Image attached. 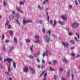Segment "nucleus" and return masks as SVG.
Masks as SVG:
<instances>
[{"mask_svg":"<svg viewBox=\"0 0 80 80\" xmlns=\"http://www.w3.org/2000/svg\"><path fill=\"white\" fill-rule=\"evenodd\" d=\"M58 23L59 24H60V25H65V22H62L61 21H59Z\"/></svg>","mask_w":80,"mask_h":80,"instance_id":"obj_10","label":"nucleus"},{"mask_svg":"<svg viewBox=\"0 0 80 80\" xmlns=\"http://www.w3.org/2000/svg\"><path fill=\"white\" fill-rule=\"evenodd\" d=\"M4 38H5L4 34H3L2 37V40H3V39H4Z\"/></svg>","mask_w":80,"mask_h":80,"instance_id":"obj_48","label":"nucleus"},{"mask_svg":"<svg viewBox=\"0 0 80 80\" xmlns=\"http://www.w3.org/2000/svg\"><path fill=\"white\" fill-rule=\"evenodd\" d=\"M62 60L64 62H65L66 63H67V62L68 61L65 58H64L62 59Z\"/></svg>","mask_w":80,"mask_h":80,"instance_id":"obj_13","label":"nucleus"},{"mask_svg":"<svg viewBox=\"0 0 80 80\" xmlns=\"http://www.w3.org/2000/svg\"><path fill=\"white\" fill-rule=\"evenodd\" d=\"M23 71L25 72H28V68L27 67H25L23 68Z\"/></svg>","mask_w":80,"mask_h":80,"instance_id":"obj_8","label":"nucleus"},{"mask_svg":"<svg viewBox=\"0 0 80 80\" xmlns=\"http://www.w3.org/2000/svg\"><path fill=\"white\" fill-rule=\"evenodd\" d=\"M50 70H51V71H53L55 70L53 69L52 68V67H50Z\"/></svg>","mask_w":80,"mask_h":80,"instance_id":"obj_40","label":"nucleus"},{"mask_svg":"<svg viewBox=\"0 0 80 80\" xmlns=\"http://www.w3.org/2000/svg\"><path fill=\"white\" fill-rule=\"evenodd\" d=\"M69 35H72V33L71 32H69L68 33Z\"/></svg>","mask_w":80,"mask_h":80,"instance_id":"obj_60","label":"nucleus"},{"mask_svg":"<svg viewBox=\"0 0 80 80\" xmlns=\"http://www.w3.org/2000/svg\"><path fill=\"white\" fill-rule=\"evenodd\" d=\"M13 66L14 68H16V64H15V62H13Z\"/></svg>","mask_w":80,"mask_h":80,"instance_id":"obj_20","label":"nucleus"},{"mask_svg":"<svg viewBox=\"0 0 80 80\" xmlns=\"http://www.w3.org/2000/svg\"><path fill=\"white\" fill-rule=\"evenodd\" d=\"M32 21H26L25 19H24L23 21V23L24 25H25V24L27 23H32Z\"/></svg>","mask_w":80,"mask_h":80,"instance_id":"obj_3","label":"nucleus"},{"mask_svg":"<svg viewBox=\"0 0 80 80\" xmlns=\"http://www.w3.org/2000/svg\"><path fill=\"white\" fill-rule=\"evenodd\" d=\"M9 33H10L11 35H13V31L12 30H10L9 31Z\"/></svg>","mask_w":80,"mask_h":80,"instance_id":"obj_21","label":"nucleus"},{"mask_svg":"<svg viewBox=\"0 0 80 80\" xmlns=\"http://www.w3.org/2000/svg\"><path fill=\"white\" fill-rule=\"evenodd\" d=\"M6 61H7L8 62L9 64L10 65V62H12V59H10V58H8V59H5L4 61V62H5Z\"/></svg>","mask_w":80,"mask_h":80,"instance_id":"obj_4","label":"nucleus"},{"mask_svg":"<svg viewBox=\"0 0 80 80\" xmlns=\"http://www.w3.org/2000/svg\"><path fill=\"white\" fill-rule=\"evenodd\" d=\"M12 14H13V15H15V11H12Z\"/></svg>","mask_w":80,"mask_h":80,"instance_id":"obj_46","label":"nucleus"},{"mask_svg":"<svg viewBox=\"0 0 80 80\" xmlns=\"http://www.w3.org/2000/svg\"><path fill=\"white\" fill-rule=\"evenodd\" d=\"M57 78V76L55 75L54 77V80H55Z\"/></svg>","mask_w":80,"mask_h":80,"instance_id":"obj_55","label":"nucleus"},{"mask_svg":"<svg viewBox=\"0 0 80 80\" xmlns=\"http://www.w3.org/2000/svg\"><path fill=\"white\" fill-rule=\"evenodd\" d=\"M72 27L74 28H76L78 27V24L77 23L74 22L72 24Z\"/></svg>","mask_w":80,"mask_h":80,"instance_id":"obj_1","label":"nucleus"},{"mask_svg":"<svg viewBox=\"0 0 80 80\" xmlns=\"http://www.w3.org/2000/svg\"><path fill=\"white\" fill-rule=\"evenodd\" d=\"M29 58H31L32 59H34V56H29Z\"/></svg>","mask_w":80,"mask_h":80,"instance_id":"obj_27","label":"nucleus"},{"mask_svg":"<svg viewBox=\"0 0 80 80\" xmlns=\"http://www.w3.org/2000/svg\"><path fill=\"white\" fill-rule=\"evenodd\" d=\"M52 35V36L53 37H56V36L54 35V34H53Z\"/></svg>","mask_w":80,"mask_h":80,"instance_id":"obj_64","label":"nucleus"},{"mask_svg":"<svg viewBox=\"0 0 80 80\" xmlns=\"http://www.w3.org/2000/svg\"><path fill=\"white\" fill-rule=\"evenodd\" d=\"M30 39H26V42H30Z\"/></svg>","mask_w":80,"mask_h":80,"instance_id":"obj_32","label":"nucleus"},{"mask_svg":"<svg viewBox=\"0 0 80 80\" xmlns=\"http://www.w3.org/2000/svg\"><path fill=\"white\" fill-rule=\"evenodd\" d=\"M3 5L5 6H7V3L5 2H3Z\"/></svg>","mask_w":80,"mask_h":80,"instance_id":"obj_43","label":"nucleus"},{"mask_svg":"<svg viewBox=\"0 0 80 80\" xmlns=\"http://www.w3.org/2000/svg\"><path fill=\"white\" fill-rule=\"evenodd\" d=\"M56 24H57V22L56 21V20H54V25H53L54 27H55V25H56Z\"/></svg>","mask_w":80,"mask_h":80,"instance_id":"obj_23","label":"nucleus"},{"mask_svg":"<svg viewBox=\"0 0 80 80\" xmlns=\"http://www.w3.org/2000/svg\"><path fill=\"white\" fill-rule=\"evenodd\" d=\"M45 73V71L42 72V73L40 75V77H41L42 75H43V73Z\"/></svg>","mask_w":80,"mask_h":80,"instance_id":"obj_53","label":"nucleus"},{"mask_svg":"<svg viewBox=\"0 0 80 80\" xmlns=\"http://www.w3.org/2000/svg\"><path fill=\"white\" fill-rule=\"evenodd\" d=\"M33 56L34 57H38V55L37 53H36L35 54H34Z\"/></svg>","mask_w":80,"mask_h":80,"instance_id":"obj_29","label":"nucleus"},{"mask_svg":"<svg viewBox=\"0 0 80 80\" xmlns=\"http://www.w3.org/2000/svg\"><path fill=\"white\" fill-rule=\"evenodd\" d=\"M29 69L30 70H32V73H35V70L32 69V68H29Z\"/></svg>","mask_w":80,"mask_h":80,"instance_id":"obj_15","label":"nucleus"},{"mask_svg":"<svg viewBox=\"0 0 80 80\" xmlns=\"http://www.w3.org/2000/svg\"><path fill=\"white\" fill-rule=\"evenodd\" d=\"M36 60L38 63H40V61L39 58H37Z\"/></svg>","mask_w":80,"mask_h":80,"instance_id":"obj_37","label":"nucleus"},{"mask_svg":"<svg viewBox=\"0 0 80 80\" xmlns=\"http://www.w3.org/2000/svg\"><path fill=\"white\" fill-rule=\"evenodd\" d=\"M38 8L40 9V10H41L43 9V7H41V6H40V5H38Z\"/></svg>","mask_w":80,"mask_h":80,"instance_id":"obj_22","label":"nucleus"},{"mask_svg":"<svg viewBox=\"0 0 80 80\" xmlns=\"http://www.w3.org/2000/svg\"><path fill=\"white\" fill-rule=\"evenodd\" d=\"M76 35L77 36L78 39H80V35H79V34L76 33Z\"/></svg>","mask_w":80,"mask_h":80,"instance_id":"obj_30","label":"nucleus"},{"mask_svg":"<svg viewBox=\"0 0 80 80\" xmlns=\"http://www.w3.org/2000/svg\"><path fill=\"white\" fill-rule=\"evenodd\" d=\"M8 72L10 71V65H9L8 67Z\"/></svg>","mask_w":80,"mask_h":80,"instance_id":"obj_31","label":"nucleus"},{"mask_svg":"<svg viewBox=\"0 0 80 80\" xmlns=\"http://www.w3.org/2000/svg\"><path fill=\"white\" fill-rule=\"evenodd\" d=\"M42 62L43 64H45V62L43 60H42Z\"/></svg>","mask_w":80,"mask_h":80,"instance_id":"obj_47","label":"nucleus"},{"mask_svg":"<svg viewBox=\"0 0 80 80\" xmlns=\"http://www.w3.org/2000/svg\"><path fill=\"white\" fill-rule=\"evenodd\" d=\"M75 47H73L71 48V50H73L75 48Z\"/></svg>","mask_w":80,"mask_h":80,"instance_id":"obj_52","label":"nucleus"},{"mask_svg":"<svg viewBox=\"0 0 80 80\" xmlns=\"http://www.w3.org/2000/svg\"><path fill=\"white\" fill-rule=\"evenodd\" d=\"M16 21L17 22V23H18V25H20V22H18V20L16 19Z\"/></svg>","mask_w":80,"mask_h":80,"instance_id":"obj_41","label":"nucleus"},{"mask_svg":"<svg viewBox=\"0 0 80 80\" xmlns=\"http://www.w3.org/2000/svg\"><path fill=\"white\" fill-rule=\"evenodd\" d=\"M33 47V45H32V47H30V49L31 51V52H33V49L32 48V47Z\"/></svg>","mask_w":80,"mask_h":80,"instance_id":"obj_35","label":"nucleus"},{"mask_svg":"<svg viewBox=\"0 0 80 80\" xmlns=\"http://www.w3.org/2000/svg\"><path fill=\"white\" fill-rule=\"evenodd\" d=\"M44 38L45 39L46 42H47V43H48V42H50V38H48V35H46L44 37Z\"/></svg>","mask_w":80,"mask_h":80,"instance_id":"obj_2","label":"nucleus"},{"mask_svg":"<svg viewBox=\"0 0 80 80\" xmlns=\"http://www.w3.org/2000/svg\"><path fill=\"white\" fill-rule=\"evenodd\" d=\"M24 2H21L19 3L20 5H23V4H24Z\"/></svg>","mask_w":80,"mask_h":80,"instance_id":"obj_39","label":"nucleus"},{"mask_svg":"<svg viewBox=\"0 0 80 80\" xmlns=\"http://www.w3.org/2000/svg\"><path fill=\"white\" fill-rule=\"evenodd\" d=\"M13 49H14V48L13 47H11L9 50V52H12Z\"/></svg>","mask_w":80,"mask_h":80,"instance_id":"obj_17","label":"nucleus"},{"mask_svg":"<svg viewBox=\"0 0 80 80\" xmlns=\"http://www.w3.org/2000/svg\"><path fill=\"white\" fill-rule=\"evenodd\" d=\"M72 5H70L69 6V8L71 9L72 8Z\"/></svg>","mask_w":80,"mask_h":80,"instance_id":"obj_62","label":"nucleus"},{"mask_svg":"<svg viewBox=\"0 0 80 80\" xmlns=\"http://www.w3.org/2000/svg\"><path fill=\"white\" fill-rule=\"evenodd\" d=\"M72 76V80H74V75L73 74H72L71 75Z\"/></svg>","mask_w":80,"mask_h":80,"instance_id":"obj_24","label":"nucleus"},{"mask_svg":"<svg viewBox=\"0 0 80 80\" xmlns=\"http://www.w3.org/2000/svg\"><path fill=\"white\" fill-rule=\"evenodd\" d=\"M74 39L76 42H78L79 41V40L77 39V37H75Z\"/></svg>","mask_w":80,"mask_h":80,"instance_id":"obj_33","label":"nucleus"},{"mask_svg":"<svg viewBox=\"0 0 80 80\" xmlns=\"http://www.w3.org/2000/svg\"><path fill=\"white\" fill-rule=\"evenodd\" d=\"M80 57V55L79 54H78L76 56V57H75V58H78Z\"/></svg>","mask_w":80,"mask_h":80,"instance_id":"obj_51","label":"nucleus"},{"mask_svg":"<svg viewBox=\"0 0 80 80\" xmlns=\"http://www.w3.org/2000/svg\"><path fill=\"white\" fill-rule=\"evenodd\" d=\"M52 63L53 65H56V64L57 63V61L56 60H54L53 61Z\"/></svg>","mask_w":80,"mask_h":80,"instance_id":"obj_11","label":"nucleus"},{"mask_svg":"<svg viewBox=\"0 0 80 80\" xmlns=\"http://www.w3.org/2000/svg\"><path fill=\"white\" fill-rule=\"evenodd\" d=\"M42 32L43 33H45V32H46V31H45V29L44 28H43L42 29Z\"/></svg>","mask_w":80,"mask_h":80,"instance_id":"obj_36","label":"nucleus"},{"mask_svg":"<svg viewBox=\"0 0 80 80\" xmlns=\"http://www.w3.org/2000/svg\"><path fill=\"white\" fill-rule=\"evenodd\" d=\"M16 17L17 19H18V18H19V15L18 14H17L16 16Z\"/></svg>","mask_w":80,"mask_h":80,"instance_id":"obj_38","label":"nucleus"},{"mask_svg":"<svg viewBox=\"0 0 80 80\" xmlns=\"http://www.w3.org/2000/svg\"><path fill=\"white\" fill-rule=\"evenodd\" d=\"M62 45H63L65 47H68V43L67 42L65 43L64 42L62 41Z\"/></svg>","mask_w":80,"mask_h":80,"instance_id":"obj_7","label":"nucleus"},{"mask_svg":"<svg viewBox=\"0 0 80 80\" xmlns=\"http://www.w3.org/2000/svg\"><path fill=\"white\" fill-rule=\"evenodd\" d=\"M46 12H47V17H48V22H49V16H48V12H47V11L46 10Z\"/></svg>","mask_w":80,"mask_h":80,"instance_id":"obj_18","label":"nucleus"},{"mask_svg":"<svg viewBox=\"0 0 80 80\" xmlns=\"http://www.w3.org/2000/svg\"><path fill=\"white\" fill-rule=\"evenodd\" d=\"M48 2V0H45L42 3L44 5H45V4H46V3Z\"/></svg>","mask_w":80,"mask_h":80,"instance_id":"obj_16","label":"nucleus"},{"mask_svg":"<svg viewBox=\"0 0 80 80\" xmlns=\"http://www.w3.org/2000/svg\"><path fill=\"white\" fill-rule=\"evenodd\" d=\"M5 73L7 74V75H8L10 76V74H9V72H5Z\"/></svg>","mask_w":80,"mask_h":80,"instance_id":"obj_50","label":"nucleus"},{"mask_svg":"<svg viewBox=\"0 0 80 80\" xmlns=\"http://www.w3.org/2000/svg\"><path fill=\"white\" fill-rule=\"evenodd\" d=\"M36 54H37V55H38V56L40 54V52H38L37 53H36Z\"/></svg>","mask_w":80,"mask_h":80,"instance_id":"obj_44","label":"nucleus"},{"mask_svg":"<svg viewBox=\"0 0 80 80\" xmlns=\"http://www.w3.org/2000/svg\"><path fill=\"white\" fill-rule=\"evenodd\" d=\"M43 22L42 21H38V23H40V24H42V23H43Z\"/></svg>","mask_w":80,"mask_h":80,"instance_id":"obj_26","label":"nucleus"},{"mask_svg":"<svg viewBox=\"0 0 80 80\" xmlns=\"http://www.w3.org/2000/svg\"><path fill=\"white\" fill-rule=\"evenodd\" d=\"M70 43H72V44H73V45H74V44L75 43V41L73 40H71L70 41Z\"/></svg>","mask_w":80,"mask_h":80,"instance_id":"obj_12","label":"nucleus"},{"mask_svg":"<svg viewBox=\"0 0 80 80\" xmlns=\"http://www.w3.org/2000/svg\"><path fill=\"white\" fill-rule=\"evenodd\" d=\"M35 37L36 38H37V40H38V39L39 38H38V36H35Z\"/></svg>","mask_w":80,"mask_h":80,"instance_id":"obj_56","label":"nucleus"},{"mask_svg":"<svg viewBox=\"0 0 80 80\" xmlns=\"http://www.w3.org/2000/svg\"><path fill=\"white\" fill-rule=\"evenodd\" d=\"M45 55H46V57L48 56V51L47 50L46 51L45 53H44L42 55L43 57H45Z\"/></svg>","mask_w":80,"mask_h":80,"instance_id":"obj_5","label":"nucleus"},{"mask_svg":"<svg viewBox=\"0 0 80 80\" xmlns=\"http://www.w3.org/2000/svg\"><path fill=\"white\" fill-rule=\"evenodd\" d=\"M67 77H69L70 76V71L68 70L67 72Z\"/></svg>","mask_w":80,"mask_h":80,"instance_id":"obj_14","label":"nucleus"},{"mask_svg":"<svg viewBox=\"0 0 80 80\" xmlns=\"http://www.w3.org/2000/svg\"><path fill=\"white\" fill-rule=\"evenodd\" d=\"M9 23V22L8 21H7L5 24V26H7V25H8Z\"/></svg>","mask_w":80,"mask_h":80,"instance_id":"obj_45","label":"nucleus"},{"mask_svg":"<svg viewBox=\"0 0 80 80\" xmlns=\"http://www.w3.org/2000/svg\"><path fill=\"white\" fill-rule=\"evenodd\" d=\"M9 18L10 20H13L14 19V16L12 14H11L9 16Z\"/></svg>","mask_w":80,"mask_h":80,"instance_id":"obj_6","label":"nucleus"},{"mask_svg":"<svg viewBox=\"0 0 80 80\" xmlns=\"http://www.w3.org/2000/svg\"><path fill=\"white\" fill-rule=\"evenodd\" d=\"M63 69L62 68H60L59 71L61 72H63Z\"/></svg>","mask_w":80,"mask_h":80,"instance_id":"obj_28","label":"nucleus"},{"mask_svg":"<svg viewBox=\"0 0 80 80\" xmlns=\"http://www.w3.org/2000/svg\"><path fill=\"white\" fill-rule=\"evenodd\" d=\"M67 17V15H64L62 16V18L63 20H67V18H66Z\"/></svg>","mask_w":80,"mask_h":80,"instance_id":"obj_9","label":"nucleus"},{"mask_svg":"<svg viewBox=\"0 0 80 80\" xmlns=\"http://www.w3.org/2000/svg\"><path fill=\"white\" fill-rule=\"evenodd\" d=\"M50 23L51 24H52V23H53V21H52V20H51L50 21Z\"/></svg>","mask_w":80,"mask_h":80,"instance_id":"obj_57","label":"nucleus"},{"mask_svg":"<svg viewBox=\"0 0 80 80\" xmlns=\"http://www.w3.org/2000/svg\"><path fill=\"white\" fill-rule=\"evenodd\" d=\"M47 33H48L49 35H51V31H50V30L48 31V32H47Z\"/></svg>","mask_w":80,"mask_h":80,"instance_id":"obj_34","label":"nucleus"},{"mask_svg":"<svg viewBox=\"0 0 80 80\" xmlns=\"http://www.w3.org/2000/svg\"><path fill=\"white\" fill-rule=\"evenodd\" d=\"M71 55L72 56H74L75 55V53H72Z\"/></svg>","mask_w":80,"mask_h":80,"instance_id":"obj_63","label":"nucleus"},{"mask_svg":"<svg viewBox=\"0 0 80 80\" xmlns=\"http://www.w3.org/2000/svg\"><path fill=\"white\" fill-rule=\"evenodd\" d=\"M17 9L18 11V12H21V10H20L19 8H17Z\"/></svg>","mask_w":80,"mask_h":80,"instance_id":"obj_58","label":"nucleus"},{"mask_svg":"<svg viewBox=\"0 0 80 80\" xmlns=\"http://www.w3.org/2000/svg\"><path fill=\"white\" fill-rule=\"evenodd\" d=\"M43 68H45V65H42V69H43Z\"/></svg>","mask_w":80,"mask_h":80,"instance_id":"obj_61","label":"nucleus"},{"mask_svg":"<svg viewBox=\"0 0 80 80\" xmlns=\"http://www.w3.org/2000/svg\"><path fill=\"white\" fill-rule=\"evenodd\" d=\"M35 43H40V41L38 39L37 41H35Z\"/></svg>","mask_w":80,"mask_h":80,"instance_id":"obj_25","label":"nucleus"},{"mask_svg":"<svg viewBox=\"0 0 80 80\" xmlns=\"http://www.w3.org/2000/svg\"><path fill=\"white\" fill-rule=\"evenodd\" d=\"M75 3L76 5H78V2H77V0H75Z\"/></svg>","mask_w":80,"mask_h":80,"instance_id":"obj_42","label":"nucleus"},{"mask_svg":"<svg viewBox=\"0 0 80 80\" xmlns=\"http://www.w3.org/2000/svg\"><path fill=\"white\" fill-rule=\"evenodd\" d=\"M3 49L4 51H6V49H5V46H3Z\"/></svg>","mask_w":80,"mask_h":80,"instance_id":"obj_49","label":"nucleus"},{"mask_svg":"<svg viewBox=\"0 0 80 80\" xmlns=\"http://www.w3.org/2000/svg\"><path fill=\"white\" fill-rule=\"evenodd\" d=\"M62 80H67V79H65L63 78H62L61 79Z\"/></svg>","mask_w":80,"mask_h":80,"instance_id":"obj_59","label":"nucleus"},{"mask_svg":"<svg viewBox=\"0 0 80 80\" xmlns=\"http://www.w3.org/2000/svg\"><path fill=\"white\" fill-rule=\"evenodd\" d=\"M47 76V73H45L44 75V78H45V77Z\"/></svg>","mask_w":80,"mask_h":80,"instance_id":"obj_54","label":"nucleus"},{"mask_svg":"<svg viewBox=\"0 0 80 80\" xmlns=\"http://www.w3.org/2000/svg\"><path fill=\"white\" fill-rule=\"evenodd\" d=\"M14 41L16 43H17V38H16L14 37Z\"/></svg>","mask_w":80,"mask_h":80,"instance_id":"obj_19","label":"nucleus"}]
</instances>
